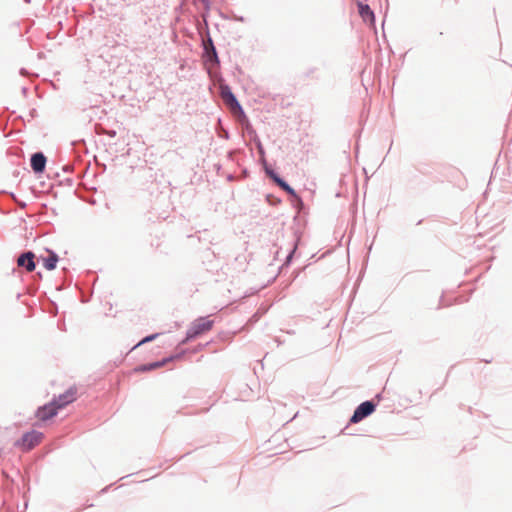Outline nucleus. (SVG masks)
I'll return each mask as SVG.
<instances>
[{"instance_id": "obj_1", "label": "nucleus", "mask_w": 512, "mask_h": 512, "mask_svg": "<svg viewBox=\"0 0 512 512\" xmlns=\"http://www.w3.org/2000/svg\"><path fill=\"white\" fill-rule=\"evenodd\" d=\"M214 321L210 319V316L199 317L195 319L187 330V339L196 338L208 331L213 327Z\"/></svg>"}, {"instance_id": "obj_2", "label": "nucleus", "mask_w": 512, "mask_h": 512, "mask_svg": "<svg viewBox=\"0 0 512 512\" xmlns=\"http://www.w3.org/2000/svg\"><path fill=\"white\" fill-rule=\"evenodd\" d=\"M43 439V434L38 431H31L25 433L22 438L16 442V445L19 446L23 451H29L33 449L35 446L41 443Z\"/></svg>"}, {"instance_id": "obj_3", "label": "nucleus", "mask_w": 512, "mask_h": 512, "mask_svg": "<svg viewBox=\"0 0 512 512\" xmlns=\"http://www.w3.org/2000/svg\"><path fill=\"white\" fill-rule=\"evenodd\" d=\"M221 96L226 105H228L234 114H242V108L236 97L228 87H221Z\"/></svg>"}, {"instance_id": "obj_4", "label": "nucleus", "mask_w": 512, "mask_h": 512, "mask_svg": "<svg viewBox=\"0 0 512 512\" xmlns=\"http://www.w3.org/2000/svg\"><path fill=\"white\" fill-rule=\"evenodd\" d=\"M374 409H375V406L372 402H370V401L363 402L356 408L350 421L352 423H357V422L361 421L363 418H365L368 415H370L371 413H373Z\"/></svg>"}, {"instance_id": "obj_5", "label": "nucleus", "mask_w": 512, "mask_h": 512, "mask_svg": "<svg viewBox=\"0 0 512 512\" xmlns=\"http://www.w3.org/2000/svg\"><path fill=\"white\" fill-rule=\"evenodd\" d=\"M60 408L57 404L52 401L42 407H40L36 412V417L41 421H46L52 417H54Z\"/></svg>"}, {"instance_id": "obj_6", "label": "nucleus", "mask_w": 512, "mask_h": 512, "mask_svg": "<svg viewBox=\"0 0 512 512\" xmlns=\"http://www.w3.org/2000/svg\"><path fill=\"white\" fill-rule=\"evenodd\" d=\"M76 394L77 389L75 387H71L64 394L60 395L57 399H54L53 401L57 404V406L60 409H62L76 400Z\"/></svg>"}, {"instance_id": "obj_7", "label": "nucleus", "mask_w": 512, "mask_h": 512, "mask_svg": "<svg viewBox=\"0 0 512 512\" xmlns=\"http://www.w3.org/2000/svg\"><path fill=\"white\" fill-rule=\"evenodd\" d=\"M34 253L26 252L21 254L17 259V264L20 267H25L28 272H32L35 269Z\"/></svg>"}, {"instance_id": "obj_8", "label": "nucleus", "mask_w": 512, "mask_h": 512, "mask_svg": "<svg viewBox=\"0 0 512 512\" xmlns=\"http://www.w3.org/2000/svg\"><path fill=\"white\" fill-rule=\"evenodd\" d=\"M39 260L47 270H53L56 268L58 262V256L53 251L47 250L46 255H40Z\"/></svg>"}, {"instance_id": "obj_9", "label": "nucleus", "mask_w": 512, "mask_h": 512, "mask_svg": "<svg viewBox=\"0 0 512 512\" xmlns=\"http://www.w3.org/2000/svg\"><path fill=\"white\" fill-rule=\"evenodd\" d=\"M46 157L42 153H35L31 158V167L36 173H41L45 169Z\"/></svg>"}, {"instance_id": "obj_10", "label": "nucleus", "mask_w": 512, "mask_h": 512, "mask_svg": "<svg viewBox=\"0 0 512 512\" xmlns=\"http://www.w3.org/2000/svg\"><path fill=\"white\" fill-rule=\"evenodd\" d=\"M358 7H359V13L364 21H370V22L374 21V14L368 5H363V4L359 3Z\"/></svg>"}, {"instance_id": "obj_11", "label": "nucleus", "mask_w": 512, "mask_h": 512, "mask_svg": "<svg viewBox=\"0 0 512 512\" xmlns=\"http://www.w3.org/2000/svg\"><path fill=\"white\" fill-rule=\"evenodd\" d=\"M170 360H171V358L164 359L162 361L153 362V363H151L149 365H142L139 368H137V370L138 371H150V370H153V369H157V368L162 367L164 364H166Z\"/></svg>"}, {"instance_id": "obj_12", "label": "nucleus", "mask_w": 512, "mask_h": 512, "mask_svg": "<svg viewBox=\"0 0 512 512\" xmlns=\"http://www.w3.org/2000/svg\"><path fill=\"white\" fill-rule=\"evenodd\" d=\"M271 177L273 178V180L283 189L285 190L286 192H288L289 194H294V189L291 188L285 181H283L281 178H279L278 176H276L275 174H271Z\"/></svg>"}, {"instance_id": "obj_13", "label": "nucleus", "mask_w": 512, "mask_h": 512, "mask_svg": "<svg viewBox=\"0 0 512 512\" xmlns=\"http://www.w3.org/2000/svg\"><path fill=\"white\" fill-rule=\"evenodd\" d=\"M156 336H157V334H155V335H151V336H148V337L144 338L142 341H140L138 344H136V345L132 348V350L136 349L139 345H141V344H143V343H145V342H149V341L153 340Z\"/></svg>"}]
</instances>
